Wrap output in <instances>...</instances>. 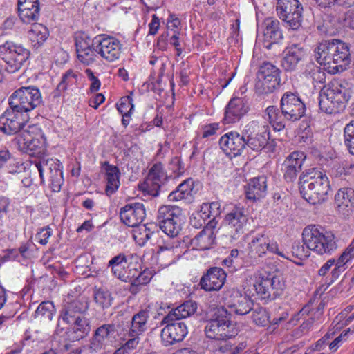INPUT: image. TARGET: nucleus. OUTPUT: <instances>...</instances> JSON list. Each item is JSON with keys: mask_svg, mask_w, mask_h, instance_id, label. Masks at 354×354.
<instances>
[{"mask_svg": "<svg viewBox=\"0 0 354 354\" xmlns=\"http://www.w3.org/2000/svg\"><path fill=\"white\" fill-rule=\"evenodd\" d=\"M299 184L303 198L309 203L316 205L327 200L330 190L328 178L317 168L302 172Z\"/></svg>", "mask_w": 354, "mask_h": 354, "instance_id": "obj_1", "label": "nucleus"}, {"mask_svg": "<svg viewBox=\"0 0 354 354\" xmlns=\"http://www.w3.org/2000/svg\"><path fill=\"white\" fill-rule=\"evenodd\" d=\"M303 243L306 247L319 255H331L338 248V238L330 230L315 225L304 228Z\"/></svg>", "mask_w": 354, "mask_h": 354, "instance_id": "obj_2", "label": "nucleus"}, {"mask_svg": "<svg viewBox=\"0 0 354 354\" xmlns=\"http://www.w3.org/2000/svg\"><path fill=\"white\" fill-rule=\"evenodd\" d=\"M346 82H333L324 86L319 93V109L327 114L338 113L343 111L350 97Z\"/></svg>", "mask_w": 354, "mask_h": 354, "instance_id": "obj_3", "label": "nucleus"}, {"mask_svg": "<svg viewBox=\"0 0 354 354\" xmlns=\"http://www.w3.org/2000/svg\"><path fill=\"white\" fill-rule=\"evenodd\" d=\"M232 315L225 308L216 309L212 317L206 322L205 333L212 339L234 338L238 333L237 328L231 322Z\"/></svg>", "mask_w": 354, "mask_h": 354, "instance_id": "obj_4", "label": "nucleus"}, {"mask_svg": "<svg viewBox=\"0 0 354 354\" xmlns=\"http://www.w3.org/2000/svg\"><path fill=\"white\" fill-rule=\"evenodd\" d=\"M281 71L270 62L263 63L257 72L255 83L256 93L259 95L273 93L281 86Z\"/></svg>", "mask_w": 354, "mask_h": 354, "instance_id": "obj_5", "label": "nucleus"}, {"mask_svg": "<svg viewBox=\"0 0 354 354\" xmlns=\"http://www.w3.org/2000/svg\"><path fill=\"white\" fill-rule=\"evenodd\" d=\"M41 103V93L35 86L21 87L15 91L9 99L10 108L21 113L30 111Z\"/></svg>", "mask_w": 354, "mask_h": 354, "instance_id": "obj_6", "label": "nucleus"}, {"mask_svg": "<svg viewBox=\"0 0 354 354\" xmlns=\"http://www.w3.org/2000/svg\"><path fill=\"white\" fill-rule=\"evenodd\" d=\"M30 173L39 174L41 181L48 180L53 192H59L63 184L62 171L57 160L48 159L46 160L35 161L32 165Z\"/></svg>", "mask_w": 354, "mask_h": 354, "instance_id": "obj_7", "label": "nucleus"}, {"mask_svg": "<svg viewBox=\"0 0 354 354\" xmlns=\"http://www.w3.org/2000/svg\"><path fill=\"white\" fill-rule=\"evenodd\" d=\"M18 144L26 153L35 156L44 151L46 139L37 124L29 125L28 129L22 130L19 135Z\"/></svg>", "mask_w": 354, "mask_h": 354, "instance_id": "obj_8", "label": "nucleus"}, {"mask_svg": "<svg viewBox=\"0 0 354 354\" xmlns=\"http://www.w3.org/2000/svg\"><path fill=\"white\" fill-rule=\"evenodd\" d=\"M276 10L290 29L297 30L301 26L303 7L298 0H277Z\"/></svg>", "mask_w": 354, "mask_h": 354, "instance_id": "obj_9", "label": "nucleus"}, {"mask_svg": "<svg viewBox=\"0 0 354 354\" xmlns=\"http://www.w3.org/2000/svg\"><path fill=\"white\" fill-rule=\"evenodd\" d=\"M257 295L264 300H273L279 296L285 288L281 275L260 277L254 284Z\"/></svg>", "mask_w": 354, "mask_h": 354, "instance_id": "obj_10", "label": "nucleus"}, {"mask_svg": "<svg viewBox=\"0 0 354 354\" xmlns=\"http://www.w3.org/2000/svg\"><path fill=\"white\" fill-rule=\"evenodd\" d=\"M280 109L284 118L295 122L304 116L306 106L295 93L286 92L280 100Z\"/></svg>", "mask_w": 354, "mask_h": 354, "instance_id": "obj_11", "label": "nucleus"}, {"mask_svg": "<svg viewBox=\"0 0 354 354\" xmlns=\"http://www.w3.org/2000/svg\"><path fill=\"white\" fill-rule=\"evenodd\" d=\"M119 326V325L108 324L98 327L89 345L84 347V351L89 352L90 354H95L102 350L108 342H111V339L115 337L118 333V328Z\"/></svg>", "mask_w": 354, "mask_h": 354, "instance_id": "obj_12", "label": "nucleus"}, {"mask_svg": "<svg viewBox=\"0 0 354 354\" xmlns=\"http://www.w3.org/2000/svg\"><path fill=\"white\" fill-rule=\"evenodd\" d=\"M92 46L95 52L108 62H113L120 57L121 44L111 37L101 38L97 37L92 40Z\"/></svg>", "mask_w": 354, "mask_h": 354, "instance_id": "obj_13", "label": "nucleus"}, {"mask_svg": "<svg viewBox=\"0 0 354 354\" xmlns=\"http://www.w3.org/2000/svg\"><path fill=\"white\" fill-rule=\"evenodd\" d=\"M227 225L224 227L226 236L231 239H238L245 232L248 217L242 209L236 208L225 216Z\"/></svg>", "mask_w": 354, "mask_h": 354, "instance_id": "obj_14", "label": "nucleus"}, {"mask_svg": "<svg viewBox=\"0 0 354 354\" xmlns=\"http://www.w3.org/2000/svg\"><path fill=\"white\" fill-rule=\"evenodd\" d=\"M167 179V176L163 170L161 163H156L150 169L148 175L141 185L142 190L149 195L157 196L161 190V187L164 185V180Z\"/></svg>", "mask_w": 354, "mask_h": 354, "instance_id": "obj_15", "label": "nucleus"}, {"mask_svg": "<svg viewBox=\"0 0 354 354\" xmlns=\"http://www.w3.org/2000/svg\"><path fill=\"white\" fill-rule=\"evenodd\" d=\"M23 113L11 109L6 110L0 117V130L5 134L14 135L25 126Z\"/></svg>", "mask_w": 354, "mask_h": 354, "instance_id": "obj_16", "label": "nucleus"}, {"mask_svg": "<svg viewBox=\"0 0 354 354\" xmlns=\"http://www.w3.org/2000/svg\"><path fill=\"white\" fill-rule=\"evenodd\" d=\"M166 324L161 331V338L165 346L182 342L188 333L187 325L184 322H162Z\"/></svg>", "mask_w": 354, "mask_h": 354, "instance_id": "obj_17", "label": "nucleus"}, {"mask_svg": "<svg viewBox=\"0 0 354 354\" xmlns=\"http://www.w3.org/2000/svg\"><path fill=\"white\" fill-rule=\"evenodd\" d=\"M219 144L226 155L235 157L240 155L245 147L246 138L237 132H230L221 138Z\"/></svg>", "mask_w": 354, "mask_h": 354, "instance_id": "obj_18", "label": "nucleus"}, {"mask_svg": "<svg viewBox=\"0 0 354 354\" xmlns=\"http://www.w3.org/2000/svg\"><path fill=\"white\" fill-rule=\"evenodd\" d=\"M334 39L319 43L315 48V57L317 62L324 65L330 73L336 64Z\"/></svg>", "mask_w": 354, "mask_h": 354, "instance_id": "obj_19", "label": "nucleus"}, {"mask_svg": "<svg viewBox=\"0 0 354 354\" xmlns=\"http://www.w3.org/2000/svg\"><path fill=\"white\" fill-rule=\"evenodd\" d=\"M88 309V303L86 300L75 299L67 302L61 311L57 326H60V320L67 324L72 323L73 319L84 316Z\"/></svg>", "mask_w": 354, "mask_h": 354, "instance_id": "obj_20", "label": "nucleus"}, {"mask_svg": "<svg viewBox=\"0 0 354 354\" xmlns=\"http://www.w3.org/2000/svg\"><path fill=\"white\" fill-rule=\"evenodd\" d=\"M145 209L141 203L126 205L120 210L121 221L127 226L134 227L140 225L145 217Z\"/></svg>", "mask_w": 354, "mask_h": 354, "instance_id": "obj_21", "label": "nucleus"}, {"mask_svg": "<svg viewBox=\"0 0 354 354\" xmlns=\"http://www.w3.org/2000/svg\"><path fill=\"white\" fill-rule=\"evenodd\" d=\"M226 276V273L222 268H211L201 279V287L208 292L219 290L225 283Z\"/></svg>", "mask_w": 354, "mask_h": 354, "instance_id": "obj_22", "label": "nucleus"}, {"mask_svg": "<svg viewBox=\"0 0 354 354\" xmlns=\"http://www.w3.org/2000/svg\"><path fill=\"white\" fill-rule=\"evenodd\" d=\"M284 57L281 66L286 71H292L297 68L299 63L305 57L304 48L298 44H292L287 46L283 51Z\"/></svg>", "mask_w": 354, "mask_h": 354, "instance_id": "obj_23", "label": "nucleus"}, {"mask_svg": "<svg viewBox=\"0 0 354 354\" xmlns=\"http://www.w3.org/2000/svg\"><path fill=\"white\" fill-rule=\"evenodd\" d=\"M304 158V153L300 151H294L286 158L282 165V170L287 182H292L296 179L297 173L301 169Z\"/></svg>", "mask_w": 354, "mask_h": 354, "instance_id": "obj_24", "label": "nucleus"}, {"mask_svg": "<svg viewBox=\"0 0 354 354\" xmlns=\"http://www.w3.org/2000/svg\"><path fill=\"white\" fill-rule=\"evenodd\" d=\"M248 111V106L243 99L232 98L228 103L225 113L223 121L225 124H231L239 121Z\"/></svg>", "mask_w": 354, "mask_h": 354, "instance_id": "obj_25", "label": "nucleus"}, {"mask_svg": "<svg viewBox=\"0 0 354 354\" xmlns=\"http://www.w3.org/2000/svg\"><path fill=\"white\" fill-rule=\"evenodd\" d=\"M336 64L333 66L332 73L344 71L351 62L350 48L348 44L339 39H334Z\"/></svg>", "mask_w": 354, "mask_h": 354, "instance_id": "obj_26", "label": "nucleus"}, {"mask_svg": "<svg viewBox=\"0 0 354 354\" xmlns=\"http://www.w3.org/2000/svg\"><path fill=\"white\" fill-rule=\"evenodd\" d=\"M253 303L245 295L239 291H234L227 301V306L236 315H243L252 310Z\"/></svg>", "mask_w": 354, "mask_h": 354, "instance_id": "obj_27", "label": "nucleus"}, {"mask_svg": "<svg viewBox=\"0 0 354 354\" xmlns=\"http://www.w3.org/2000/svg\"><path fill=\"white\" fill-rule=\"evenodd\" d=\"M197 309V304L192 300L185 301L171 310L162 319V322H169L185 319L194 315Z\"/></svg>", "mask_w": 354, "mask_h": 354, "instance_id": "obj_28", "label": "nucleus"}, {"mask_svg": "<svg viewBox=\"0 0 354 354\" xmlns=\"http://www.w3.org/2000/svg\"><path fill=\"white\" fill-rule=\"evenodd\" d=\"M103 167L105 171V193L110 196L117 192L120 185V171L118 167L111 165L108 162L104 163Z\"/></svg>", "mask_w": 354, "mask_h": 354, "instance_id": "obj_29", "label": "nucleus"}, {"mask_svg": "<svg viewBox=\"0 0 354 354\" xmlns=\"http://www.w3.org/2000/svg\"><path fill=\"white\" fill-rule=\"evenodd\" d=\"M267 180L264 176L254 178L245 187L246 198L249 200L257 201L266 195Z\"/></svg>", "mask_w": 354, "mask_h": 354, "instance_id": "obj_30", "label": "nucleus"}, {"mask_svg": "<svg viewBox=\"0 0 354 354\" xmlns=\"http://www.w3.org/2000/svg\"><path fill=\"white\" fill-rule=\"evenodd\" d=\"M149 312L146 310H141L135 314L131 322L129 327L127 322L126 326L129 328L127 335L129 336H140L147 329V319Z\"/></svg>", "mask_w": 354, "mask_h": 354, "instance_id": "obj_31", "label": "nucleus"}, {"mask_svg": "<svg viewBox=\"0 0 354 354\" xmlns=\"http://www.w3.org/2000/svg\"><path fill=\"white\" fill-rule=\"evenodd\" d=\"M265 41L270 44L278 43L282 38V32L279 28V21L274 18H266L263 23Z\"/></svg>", "mask_w": 354, "mask_h": 354, "instance_id": "obj_32", "label": "nucleus"}, {"mask_svg": "<svg viewBox=\"0 0 354 354\" xmlns=\"http://www.w3.org/2000/svg\"><path fill=\"white\" fill-rule=\"evenodd\" d=\"M73 340H80L86 337L91 330L90 322L84 316L72 321Z\"/></svg>", "mask_w": 354, "mask_h": 354, "instance_id": "obj_33", "label": "nucleus"}, {"mask_svg": "<svg viewBox=\"0 0 354 354\" xmlns=\"http://www.w3.org/2000/svg\"><path fill=\"white\" fill-rule=\"evenodd\" d=\"M212 236L213 232L211 229H203L191 240V244L198 250H207L213 244Z\"/></svg>", "mask_w": 354, "mask_h": 354, "instance_id": "obj_34", "label": "nucleus"}, {"mask_svg": "<svg viewBox=\"0 0 354 354\" xmlns=\"http://www.w3.org/2000/svg\"><path fill=\"white\" fill-rule=\"evenodd\" d=\"M180 217H182V209L176 205H162L159 208L157 214L158 223L171 221Z\"/></svg>", "mask_w": 354, "mask_h": 354, "instance_id": "obj_35", "label": "nucleus"}, {"mask_svg": "<svg viewBox=\"0 0 354 354\" xmlns=\"http://www.w3.org/2000/svg\"><path fill=\"white\" fill-rule=\"evenodd\" d=\"M48 36V30L46 26L41 24L34 23L31 29L28 31V37L32 42L35 47L40 46Z\"/></svg>", "mask_w": 354, "mask_h": 354, "instance_id": "obj_36", "label": "nucleus"}, {"mask_svg": "<svg viewBox=\"0 0 354 354\" xmlns=\"http://www.w3.org/2000/svg\"><path fill=\"white\" fill-rule=\"evenodd\" d=\"M267 237H256L249 243V254L252 258L261 257L266 253Z\"/></svg>", "mask_w": 354, "mask_h": 354, "instance_id": "obj_37", "label": "nucleus"}, {"mask_svg": "<svg viewBox=\"0 0 354 354\" xmlns=\"http://www.w3.org/2000/svg\"><path fill=\"white\" fill-rule=\"evenodd\" d=\"M55 314V307L51 301H43L37 307L35 313V318L42 322L52 320Z\"/></svg>", "mask_w": 354, "mask_h": 354, "instance_id": "obj_38", "label": "nucleus"}, {"mask_svg": "<svg viewBox=\"0 0 354 354\" xmlns=\"http://www.w3.org/2000/svg\"><path fill=\"white\" fill-rule=\"evenodd\" d=\"M306 75L312 80L315 86L318 84H323L326 81V74L322 71L319 66L314 64H310L307 66L305 71Z\"/></svg>", "mask_w": 354, "mask_h": 354, "instance_id": "obj_39", "label": "nucleus"}, {"mask_svg": "<svg viewBox=\"0 0 354 354\" xmlns=\"http://www.w3.org/2000/svg\"><path fill=\"white\" fill-rule=\"evenodd\" d=\"M160 228L169 237H175L178 235L181 230L182 217L174 218L172 221L158 223Z\"/></svg>", "mask_w": 354, "mask_h": 354, "instance_id": "obj_40", "label": "nucleus"}, {"mask_svg": "<svg viewBox=\"0 0 354 354\" xmlns=\"http://www.w3.org/2000/svg\"><path fill=\"white\" fill-rule=\"evenodd\" d=\"M266 113L268 116L270 123L275 131H280L285 128L286 124L284 121L281 119V115L277 106H268L266 110Z\"/></svg>", "mask_w": 354, "mask_h": 354, "instance_id": "obj_41", "label": "nucleus"}, {"mask_svg": "<svg viewBox=\"0 0 354 354\" xmlns=\"http://www.w3.org/2000/svg\"><path fill=\"white\" fill-rule=\"evenodd\" d=\"M94 299L103 308H108L112 305L113 298L108 290L99 288L94 290Z\"/></svg>", "mask_w": 354, "mask_h": 354, "instance_id": "obj_42", "label": "nucleus"}, {"mask_svg": "<svg viewBox=\"0 0 354 354\" xmlns=\"http://www.w3.org/2000/svg\"><path fill=\"white\" fill-rule=\"evenodd\" d=\"M268 137L264 133H257L248 136L246 139V146L254 151H261L267 144Z\"/></svg>", "mask_w": 354, "mask_h": 354, "instance_id": "obj_43", "label": "nucleus"}, {"mask_svg": "<svg viewBox=\"0 0 354 354\" xmlns=\"http://www.w3.org/2000/svg\"><path fill=\"white\" fill-rule=\"evenodd\" d=\"M335 201L345 207L354 206V189L343 188L335 195Z\"/></svg>", "mask_w": 354, "mask_h": 354, "instance_id": "obj_44", "label": "nucleus"}, {"mask_svg": "<svg viewBox=\"0 0 354 354\" xmlns=\"http://www.w3.org/2000/svg\"><path fill=\"white\" fill-rule=\"evenodd\" d=\"M252 319L258 326H266L270 322V316L266 308L257 306L252 308Z\"/></svg>", "mask_w": 354, "mask_h": 354, "instance_id": "obj_45", "label": "nucleus"}, {"mask_svg": "<svg viewBox=\"0 0 354 354\" xmlns=\"http://www.w3.org/2000/svg\"><path fill=\"white\" fill-rule=\"evenodd\" d=\"M320 10L328 12L336 5L350 6L354 3V0H315Z\"/></svg>", "mask_w": 354, "mask_h": 354, "instance_id": "obj_46", "label": "nucleus"}, {"mask_svg": "<svg viewBox=\"0 0 354 354\" xmlns=\"http://www.w3.org/2000/svg\"><path fill=\"white\" fill-rule=\"evenodd\" d=\"M76 77L77 75L71 70H68L63 75L61 82L57 85L55 95H60L66 90L68 86L74 84L76 82Z\"/></svg>", "mask_w": 354, "mask_h": 354, "instance_id": "obj_47", "label": "nucleus"}, {"mask_svg": "<svg viewBox=\"0 0 354 354\" xmlns=\"http://www.w3.org/2000/svg\"><path fill=\"white\" fill-rule=\"evenodd\" d=\"M19 16L24 23L30 24L36 21L39 17V7L35 9L18 8Z\"/></svg>", "mask_w": 354, "mask_h": 354, "instance_id": "obj_48", "label": "nucleus"}, {"mask_svg": "<svg viewBox=\"0 0 354 354\" xmlns=\"http://www.w3.org/2000/svg\"><path fill=\"white\" fill-rule=\"evenodd\" d=\"M344 142L349 152L354 155V120H352L344 128Z\"/></svg>", "mask_w": 354, "mask_h": 354, "instance_id": "obj_49", "label": "nucleus"}, {"mask_svg": "<svg viewBox=\"0 0 354 354\" xmlns=\"http://www.w3.org/2000/svg\"><path fill=\"white\" fill-rule=\"evenodd\" d=\"M92 47L91 49L77 53V59L85 65H90L95 61L96 54Z\"/></svg>", "mask_w": 354, "mask_h": 354, "instance_id": "obj_50", "label": "nucleus"}, {"mask_svg": "<svg viewBox=\"0 0 354 354\" xmlns=\"http://www.w3.org/2000/svg\"><path fill=\"white\" fill-rule=\"evenodd\" d=\"M133 109V99L129 96L121 98L120 104L118 105V111L124 116L131 113Z\"/></svg>", "mask_w": 354, "mask_h": 354, "instance_id": "obj_51", "label": "nucleus"}, {"mask_svg": "<svg viewBox=\"0 0 354 354\" xmlns=\"http://www.w3.org/2000/svg\"><path fill=\"white\" fill-rule=\"evenodd\" d=\"M354 258V241L345 249L337 259L344 266Z\"/></svg>", "mask_w": 354, "mask_h": 354, "instance_id": "obj_52", "label": "nucleus"}, {"mask_svg": "<svg viewBox=\"0 0 354 354\" xmlns=\"http://www.w3.org/2000/svg\"><path fill=\"white\" fill-rule=\"evenodd\" d=\"M75 46L77 53L87 49H91L92 48V43L91 44L89 37H77L75 39Z\"/></svg>", "mask_w": 354, "mask_h": 354, "instance_id": "obj_53", "label": "nucleus"}, {"mask_svg": "<svg viewBox=\"0 0 354 354\" xmlns=\"http://www.w3.org/2000/svg\"><path fill=\"white\" fill-rule=\"evenodd\" d=\"M304 245L305 244L301 245L300 243H297L292 246V254L300 259L307 257L310 254V250L308 248L305 249Z\"/></svg>", "mask_w": 354, "mask_h": 354, "instance_id": "obj_54", "label": "nucleus"}, {"mask_svg": "<svg viewBox=\"0 0 354 354\" xmlns=\"http://www.w3.org/2000/svg\"><path fill=\"white\" fill-rule=\"evenodd\" d=\"M232 338H224L223 339H217L218 341L217 351L223 354H227L235 346L230 342Z\"/></svg>", "mask_w": 354, "mask_h": 354, "instance_id": "obj_55", "label": "nucleus"}, {"mask_svg": "<svg viewBox=\"0 0 354 354\" xmlns=\"http://www.w3.org/2000/svg\"><path fill=\"white\" fill-rule=\"evenodd\" d=\"M128 259L127 257L122 254H120L118 256L112 258L109 262V266L112 267V270L114 272V274H116L115 270H114V268L115 266H122L124 268L125 264L127 263Z\"/></svg>", "mask_w": 354, "mask_h": 354, "instance_id": "obj_56", "label": "nucleus"}, {"mask_svg": "<svg viewBox=\"0 0 354 354\" xmlns=\"http://www.w3.org/2000/svg\"><path fill=\"white\" fill-rule=\"evenodd\" d=\"M151 277V272L149 270H145L139 272V274L132 280L136 281V283L145 286L150 282Z\"/></svg>", "mask_w": 354, "mask_h": 354, "instance_id": "obj_57", "label": "nucleus"}, {"mask_svg": "<svg viewBox=\"0 0 354 354\" xmlns=\"http://www.w3.org/2000/svg\"><path fill=\"white\" fill-rule=\"evenodd\" d=\"M51 236V232L50 228H42L36 234V239L41 245H46L48 243V238Z\"/></svg>", "mask_w": 354, "mask_h": 354, "instance_id": "obj_58", "label": "nucleus"}, {"mask_svg": "<svg viewBox=\"0 0 354 354\" xmlns=\"http://www.w3.org/2000/svg\"><path fill=\"white\" fill-rule=\"evenodd\" d=\"M340 262L337 260L336 263L335 265V268L331 271V277L330 279L329 284L333 283L336 281L344 270V265L342 263H339Z\"/></svg>", "mask_w": 354, "mask_h": 354, "instance_id": "obj_59", "label": "nucleus"}, {"mask_svg": "<svg viewBox=\"0 0 354 354\" xmlns=\"http://www.w3.org/2000/svg\"><path fill=\"white\" fill-rule=\"evenodd\" d=\"M128 336V339H127L126 342L123 344V346L125 347V348L129 351H131L136 348L137 346L138 345L140 338L139 336Z\"/></svg>", "mask_w": 354, "mask_h": 354, "instance_id": "obj_60", "label": "nucleus"}, {"mask_svg": "<svg viewBox=\"0 0 354 354\" xmlns=\"http://www.w3.org/2000/svg\"><path fill=\"white\" fill-rule=\"evenodd\" d=\"M351 331V328L344 330L338 337H337L332 342L329 344V348L332 351H336L339 347V344Z\"/></svg>", "mask_w": 354, "mask_h": 354, "instance_id": "obj_61", "label": "nucleus"}, {"mask_svg": "<svg viewBox=\"0 0 354 354\" xmlns=\"http://www.w3.org/2000/svg\"><path fill=\"white\" fill-rule=\"evenodd\" d=\"M336 261L335 259H328L318 270V274L322 277L325 276L331 269V267L335 265Z\"/></svg>", "mask_w": 354, "mask_h": 354, "instance_id": "obj_62", "label": "nucleus"}, {"mask_svg": "<svg viewBox=\"0 0 354 354\" xmlns=\"http://www.w3.org/2000/svg\"><path fill=\"white\" fill-rule=\"evenodd\" d=\"M192 182L190 180H186L180 183L176 188L183 192L186 197L190 194L192 190Z\"/></svg>", "mask_w": 354, "mask_h": 354, "instance_id": "obj_63", "label": "nucleus"}, {"mask_svg": "<svg viewBox=\"0 0 354 354\" xmlns=\"http://www.w3.org/2000/svg\"><path fill=\"white\" fill-rule=\"evenodd\" d=\"M104 96L101 93H98L89 100L88 104L96 109L100 104L104 102Z\"/></svg>", "mask_w": 354, "mask_h": 354, "instance_id": "obj_64", "label": "nucleus"}]
</instances>
